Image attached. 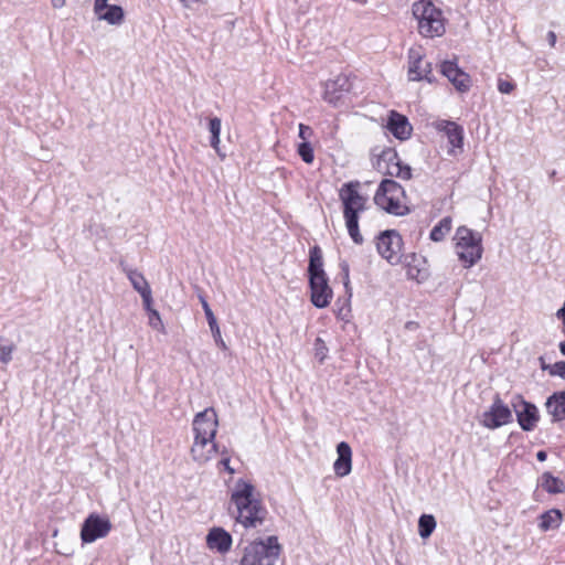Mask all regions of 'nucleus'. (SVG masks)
Masks as SVG:
<instances>
[{
  "label": "nucleus",
  "instance_id": "f257e3e1",
  "mask_svg": "<svg viewBox=\"0 0 565 565\" xmlns=\"http://www.w3.org/2000/svg\"><path fill=\"white\" fill-rule=\"evenodd\" d=\"M217 427V415L212 407L194 416L192 422L194 440L190 454L196 463L204 465L218 454V445L215 443Z\"/></svg>",
  "mask_w": 565,
  "mask_h": 565
},
{
  "label": "nucleus",
  "instance_id": "f03ea898",
  "mask_svg": "<svg viewBox=\"0 0 565 565\" xmlns=\"http://www.w3.org/2000/svg\"><path fill=\"white\" fill-rule=\"evenodd\" d=\"M252 483L238 480L231 495L230 514L245 529L257 527L264 523L267 510L254 495Z\"/></svg>",
  "mask_w": 565,
  "mask_h": 565
},
{
  "label": "nucleus",
  "instance_id": "7ed1b4c3",
  "mask_svg": "<svg viewBox=\"0 0 565 565\" xmlns=\"http://www.w3.org/2000/svg\"><path fill=\"white\" fill-rule=\"evenodd\" d=\"M360 182L344 183L339 198L343 205V216L349 235L355 244L363 243V236L359 230V214L366 207L367 199L359 193Z\"/></svg>",
  "mask_w": 565,
  "mask_h": 565
},
{
  "label": "nucleus",
  "instance_id": "20e7f679",
  "mask_svg": "<svg viewBox=\"0 0 565 565\" xmlns=\"http://www.w3.org/2000/svg\"><path fill=\"white\" fill-rule=\"evenodd\" d=\"M281 551L277 536L257 539L241 548L238 565H278Z\"/></svg>",
  "mask_w": 565,
  "mask_h": 565
},
{
  "label": "nucleus",
  "instance_id": "39448f33",
  "mask_svg": "<svg viewBox=\"0 0 565 565\" xmlns=\"http://www.w3.org/2000/svg\"><path fill=\"white\" fill-rule=\"evenodd\" d=\"M413 15L417 20L418 32L425 38L441 36L445 33L443 12L429 0L413 4Z\"/></svg>",
  "mask_w": 565,
  "mask_h": 565
},
{
  "label": "nucleus",
  "instance_id": "423d86ee",
  "mask_svg": "<svg viewBox=\"0 0 565 565\" xmlns=\"http://www.w3.org/2000/svg\"><path fill=\"white\" fill-rule=\"evenodd\" d=\"M456 252L465 267L469 268L478 263L483 253L481 234L466 226H459L455 235Z\"/></svg>",
  "mask_w": 565,
  "mask_h": 565
},
{
  "label": "nucleus",
  "instance_id": "0eeeda50",
  "mask_svg": "<svg viewBox=\"0 0 565 565\" xmlns=\"http://www.w3.org/2000/svg\"><path fill=\"white\" fill-rule=\"evenodd\" d=\"M404 194V189L396 181L384 179L374 195V202L391 214L404 215L407 212L406 205L402 202Z\"/></svg>",
  "mask_w": 565,
  "mask_h": 565
},
{
  "label": "nucleus",
  "instance_id": "6e6552de",
  "mask_svg": "<svg viewBox=\"0 0 565 565\" xmlns=\"http://www.w3.org/2000/svg\"><path fill=\"white\" fill-rule=\"evenodd\" d=\"M402 236L395 230H386L376 238L379 254L391 265H397L402 259Z\"/></svg>",
  "mask_w": 565,
  "mask_h": 565
},
{
  "label": "nucleus",
  "instance_id": "1a4fd4ad",
  "mask_svg": "<svg viewBox=\"0 0 565 565\" xmlns=\"http://www.w3.org/2000/svg\"><path fill=\"white\" fill-rule=\"evenodd\" d=\"M111 527V522L107 516L90 513L82 524L81 540L86 544L93 543L98 539L106 537Z\"/></svg>",
  "mask_w": 565,
  "mask_h": 565
},
{
  "label": "nucleus",
  "instance_id": "9d476101",
  "mask_svg": "<svg viewBox=\"0 0 565 565\" xmlns=\"http://www.w3.org/2000/svg\"><path fill=\"white\" fill-rule=\"evenodd\" d=\"M510 422H512V413L497 395L490 409L482 414L481 424L487 428L495 429Z\"/></svg>",
  "mask_w": 565,
  "mask_h": 565
},
{
  "label": "nucleus",
  "instance_id": "9b49d317",
  "mask_svg": "<svg viewBox=\"0 0 565 565\" xmlns=\"http://www.w3.org/2000/svg\"><path fill=\"white\" fill-rule=\"evenodd\" d=\"M309 285L312 305L317 308H326L332 298V289L328 284L327 274L309 277Z\"/></svg>",
  "mask_w": 565,
  "mask_h": 565
},
{
  "label": "nucleus",
  "instance_id": "f8f14e48",
  "mask_svg": "<svg viewBox=\"0 0 565 565\" xmlns=\"http://www.w3.org/2000/svg\"><path fill=\"white\" fill-rule=\"evenodd\" d=\"M518 423L525 431L534 429L539 422V411L534 404L520 399L513 404Z\"/></svg>",
  "mask_w": 565,
  "mask_h": 565
},
{
  "label": "nucleus",
  "instance_id": "ddd939ff",
  "mask_svg": "<svg viewBox=\"0 0 565 565\" xmlns=\"http://www.w3.org/2000/svg\"><path fill=\"white\" fill-rule=\"evenodd\" d=\"M440 67L441 74L448 78L457 90L463 93L470 88V76L459 68L456 62L445 61Z\"/></svg>",
  "mask_w": 565,
  "mask_h": 565
},
{
  "label": "nucleus",
  "instance_id": "4468645a",
  "mask_svg": "<svg viewBox=\"0 0 565 565\" xmlns=\"http://www.w3.org/2000/svg\"><path fill=\"white\" fill-rule=\"evenodd\" d=\"M206 546L222 555L228 553L232 547V535L223 527L214 526L210 529L206 535Z\"/></svg>",
  "mask_w": 565,
  "mask_h": 565
},
{
  "label": "nucleus",
  "instance_id": "2eb2a0df",
  "mask_svg": "<svg viewBox=\"0 0 565 565\" xmlns=\"http://www.w3.org/2000/svg\"><path fill=\"white\" fill-rule=\"evenodd\" d=\"M351 89V83L348 76L339 75L334 79L324 83L323 98L329 104L338 105L342 93Z\"/></svg>",
  "mask_w": 565,
  "mask_h": 565
},
{
  "label": "nucleus",
  "instance_id": "dca6fc26",
  "mask_svg": "<svg viewBox=\"0 0 565 565\" xmlns=\"http://www.w3.org/2000/svg\"><path fill=\"white\" fill-rule=\"evenodd\" d=\"M124 271L126 273L134 289L141 296L145 309H149L152 303V292L145 276L137 269L128 267H124Z\"/></svg>",
  "mask_w": 565,
  "mask_h": 565
},
{
  "label": "nucleus",
  "instance_id": "f3484780",
  "mask_svg": "<svg viewBox=\"0 0 565 565\" xmlns=\"http://www.w3.org/2000/svg\"><path fill=\"white\" fill-rule=\"evenodd\" d=\"M338 458L333 463L334 473L343 478L352 470V450L348 443L341 441L337 446Z\"/></svg>",
  "mask_w": 565,
  "mask_h": 565
},
{
  "label": "nucleus",
  "instance_id": "a211bd4d",
  "mask_svg": "<svg viewBox=\"0 0 565 565\" xmlns=\"http://www.w3.org/2000/svg\"><path fill=\"white\" fill-rule=\"evenodd\" d=\"M387 129L399 140H406L412 134V126L408 119L394 110L390 114Z\"/></svg>",
  "mask_w": 565,
  "mask_h": 565
},
{
  "label": "nucleus",
  "instance_id": "6ab92c4d",
  "mask_svg": "<svg viewBox=\"0 0 565 565\" xmlns=\"http://www.w3.org/2000/svg\"><path fill=\"white\" fill-rule=\"evenodd\" d=\"M435 127L438 131H441L446 135L448 142L454 148H462L463 129L461 126L449 120H438L435 124Z\"/></svg>",
  "mask_w": 565,
  "mask_h": 565
},
{
  "label": "nucleus",
  "instance_id": "aec40b11",
  "mask_svg": "<svg viewBox=\"0 0 565 565\" xmlns=\"http://www.w3.org/2000/svg\"><path fill=\"white\" fill-rule=\"evenodd\" d=\"M199 300L202 305V308L204 310V313H205V317H206V320H207V323H209V327H210V330H211V333L213 335V339L216 343L217 347H220L222 350H226L227 349V345L226 343L224 342L223 338H222V334H221V329L218 327V323H217V320L206 300V298L200 294L199 295Z\"/></svg>",
  "mask_w": 565,
  "mask_h": 565
},
{
  "label": "nucleus",
  "instance_id": "412c9836",
  "mask_svg": "<svg viewBox=\"0 0 565 565\" xmlns=\"http://www.w3.org/2000/svg\"><path fill=\"white\" fill-rule=\"evenodd\" d=\"M423 57L424 53L420 47H412L408 51V79L409 81H423L425 74L423 70Z\"/></svg>",
  "mask_w": 565,
  "mask_h": 565
},
{
  "label": "nucleus",
  "instance_id": "4be33fe9",
  "mask_svg": "<svg viewBox=\"0 0 565 565\" xmlns=\"http://www.w3.org/2000/svg\"><path fill=\"white\" fill-rule=\"evenodd\" d=\"M546 408L553 422L565 419V391L556 392L546 399Z\"/></svg>",
  "mask_w": 565,
  "mask_h": 565
},
{
  "label": "nucleus",
  "instance_id": "5701e85b",
  "mask_svg": "<svg viewBox=\"0 0 565 565\" xmlns=\"http://www.w3.org/2000/svg\"><path fill=\"white\" fill-rule=\"evenodd\" d=\"M563 520V513L558 509H551L540 515L539 527L546 532L558 529Z\"/></svg>",
  "mask_w": 565,
  "mask_h": 565
},
{
  "label": "nucleus",
  "instance_id": "b1692460",
  "mask_svg": "<svg viewBox=\"0 0 565 565\" xmlns=\"http://www.w3.org/2000/svg\"><path fill=\"white\" fill-rule=\"evenodd\" d=\"M97 19L106 21L110 25H120L125 20V11L120 6L110 4L97 15Z\"/></svg>",
  "mask_w": 565,
  "mask_h": 565
},
{
  "label": "nucleus",
  "instance_id": "393cba45",
  "mask_svg": "<svg viewBox=\"0 0 565 565\" xmlns=\"http://www.w3.org/2000/svg\"><path fill=\"white\" fill-rule=\"evenodd\" d=\"M308 274L309 277L315 275H326V271L323 270L322 252L319 246H313L310 249Z\"/></svg>",
  "mask_w": 565,
  "mask_h": 565
},
{
  "label": "nucleus",
  "instance_id": "a878e982",
  "mask_svg": "<svg viewBox=\"0 0 565 565\" xmlns=\"http://www.w3.org/2000/svg\"><path fill=\"white\" fill-rule=\"evenodd\" d=\"M541 487L551 494L563 493L565 491V483L551 472H544L541 477Z\"/></svg>",
  "mask_w": 565,
  "mask_h": 565
},
{
  "label": "nucleus",
  "instance_id": "bb28decb",
  "mask_svg": "<svg viewBox=\"0 0 565 565\" xmlns=\"http://www.w3.org/2000/svg\"><path fill=\"white\" fill-rule=\"evenodd\" d=\"M436 520L431 514H423L418 520V533L422 539H428L436 529Z\"/></svg>",
  "mask_w": 565,
  "mask_h": 565
},
{
  "label": "nucleus",
  "instance_id": "cd10ccee",
  "mask_svg": "<svg viewBox=\"0 0 565 565\" xmlns=\"http://www.w3.org/2000/svg\"><path fill=\"white\" fill-rule=\"evenodd\" d=\"M385 173L402 180H409L412 178L411 167L408 164H404L402 161H396V163L388 164Z\"/></svg>",
  "mask_w": 565,
  "mask_h": 565
},
{
  "label": "nucleus",
  "instance_id": "c85d7f7f",
  "mask_svg": "<svg viewBox=\"0 0 565 565\" xmlns=\"http://www.w3.org/2000/svg\"><path fill=\"white\" fill-rule=\"evenodd\" d=\"M450 230H451V218L444 217L430 231V235H429L430 239L434 242H440L450 232Z\"/></svg>",
  "mask_w": 565,
  "mask_h": 565
},
{
  "label": "nucleus",
  "instance_id": "c756f323",
  "mask_svg": "<svg viewBox=\"0 0 565 565\" xmlns=\"http://www.w3.org/2000/svg\"><path fill=\"white\" fill-rule=\"evenodd\" d=\"M298 154L306 163H312L315 159L313 148L309 141H302L298 145Z\"/></svg>",
  "mask_w": 565,
  "mask_h": 565
},
{
  "label": "nucleus",
  "instance_id": "7c9ffc66",
  "mask_svg": "<svg viewBox=\"0 0 565 565\" xmlns=\"http://www.w3.org/2000/svg\"><path fill=\"white\" fill-rule=\"evenodd\" d=\"M396 161H401L396 151L393 149H385L380 156L379 164L382 168V164L385 163L387 168L388 164L396 163Z\"/></svg>",
  "mask_w": 565,
  "mask_h": 565
},
{
  "label": "nucleus",
  "instance_id": "2f4dec72",
  "mask_svg": "<svg viewBox=\"0 0 565 565\" xmlns=\"http://www.w3.org/2000/svg\"><path fill=\"white\" fill-rule=\"evenodd\" d=\"M149 313V324L156 330L163 331V323L161 321L159 312L152 308V303L149 309H146Z\"/></svg>",
  "mask_w": 565,
  "mask_h": 565
},
{
  "label": "nucleus",
  "instance_id": "473e14b6",
  "mask_svg": "<svg viewBox=\"0 0 565 565\" xmlns=\"http://www.w3.org/2000/svg\"><path fill=\"white\" fill-rule=\"evenodd\" d=\"M15 347L13 343L0 344V362L7 364L12 360V353Z\"/></svg>",
  "mask_w": 565,
  "mask_h": 565
},
{
  "label": "nucleus",
  "instance_id": "72a5a7b5",
  "mask_svg": "<svg viewBox=\"0 0 565 565\" xmlns=\"http://www.w3.org/2000/svg\"><path fill=\"white\" fill-rule=\"evenodd\" d=\"M315 352L320 362H322L327 356L328 348L321 338H317L315 341Z\"/></svg>",
  "mask_w": 565,
  "mask_h": 565
},
{
  "label": "nucleus",
  "instance_id": "f704fd0d",
  "mask_svg": "<svg viewBox=\"0 0 565 565\" xmlns=\"http://www.w3.org/2000/svg\"><path fill=\"white\" fill-rule=\"evenodd\" d=\"M550 374L557 375L565 380V361H558L550 366Z\"/></svg>",
  "mask_w": 565,
  "mask_h": 565
},
{
  "label": "nucleus",
  "instance_id": "c9c22d12",
  "mask_svg": "<svg viewBox=\"0 0 565 565\" xmlns=\"http://www.w3.org/2000/svg\"><path fill=\"white\" fill-rule=\"evenodd\" d=\"M515 88V85L512 82L499 78L498 81V89L502 94H510Z\"/></svg>",
  "mask_w": 565,
  "mask_h": 565
},
{
  "label": "nucleus",
  "instance_id": "e433bc0d",
  "mask_svg": "<svg viewBox=\"0 0 565 565\" xmlns=\"http://www.w3.org/2000/svg\"><path fill=\"white\" fill-rule=\"evenodd\" d=\"M209 129L211 132V136H220L221 134V119L217 117L211 118L209 122Z\"/></svg>",
  "mask_w": 565,
  "mask_h": 565
},
{
  "label": "nucleus",
  "instance_id": "4c0bfd02",
  "mask_svg": "<svg viewBox=\"0 0 565 565\" xmlns=\"http://www.w3.org/2000/svg\"><path fill=\"white\" fill-rule=\"evenodd\" d=\"M313 131L312 129L303 124L299 125V138L303 141H308V139L312 136Z\"/></svg>",
  "mask_w": 565,
  "mask_h": 565
},
{
  "label": "nucleus",
  "instance_id": "58836bf2",
  "mask_svg": "<svg viewBox=\"0 0 565 565\" xmlns=\"http://www.w3.org/2000/svg\"><path fill=\"white\" fill-rule=\"evenodd\" d=\"M108 1L109 0H94V13L96 17L110 6Z\"/></svg>",
  "mask_w": 565,
  "mask_h": 565
},
{
  "label": "nucleus",
  "instance_id": "ea45409f",
  "mask_svg": "<svg viewBox=\"0 0 565 565\" xmlns=\"http://www.w3.org/2000/svg\"><path fill=\"white\" fill-rule=\"evenodd\" d=\"M422 72L425 74V77H424L425 81H427L428 83H431L434 81V78L431 76V63L425 62L423 60V70H422Z\"/></svg>",
  "mask_w": 565,
  "mask_h": 565
},
{
  "label": "nucleus",
  "instance_id": "a19ab883",
  "mask_svg": "<svg viewBox=\"0 0 565 565\" xmlns=\"http://www.w3.org/2000/svg\"><path fill=\"white\" fill-rule=\"evenodd\" d=\"M218 452L223 456L221 460V465L230 472L233 473L234 470L230 467V456L225 449L222 451L218 449Z\"/></svg>",
  "mask_w": 565,
  "mask_h": 565
},
{
  "label": "nucleus",
  "instance_id": "79ce46f5",
  "mask_svg": "<svg viewBox=\"0 0 565 565\" xmlns=\"http://www.w3.org/2000/svg\"><path fill=\"white\" fill-rule=\"evenodd\" d=\"M218 145H220V136H217V135L211 136V147L216 151V153L222 159H224L225 158V153L221 152Z\"/></svg>",
  "mask_w": 565,
  "mask_h": 565
},
{
  "label": "nucleus",
  "instance_id": "37998d69",
  "mask_svg": "<svg viewBox=\"0 0 565 565\" xmlns=\"http://www.w3.org/2000/svg\"><path fill=\"white\" fill-rule=\"evenodd\" d=\"M340 268L343 273L344 286L348 287V285H349V264L345 260H342L340 263Z\"/></svg>",
  "mask_w": 565,
  "mask_h": 565
},
{
  "label": "nucleus",
  "instance_id": "c03bdc74",
  "mask_svg": "<svg viewBox=\"0 0 565 565\" xmlns=\"http://www.w3.org/2000/svg\"><path fill=\"white\" fill-rule=\"evenodd\" d=\"M547 40H548V43H550V45H551L552 47H553V46H555V44H556V34H555V32L550 31V32L547 33Z\"/></svg>",
  "mask_w": 565,
  "mask_h": 565
},
{
  "label": "nucleus",
  "instance_id": "a18cd8bd",
  "mask_svg": "<svg viewBox=\"0 0 565 565\" xmlns=\"http://www.w3.org/2000/svg\"><path fill=\"white\" fill-rule=\"evenodd\" d=\"M556 316L558 319L563 321V324L565 326V301L561 309L557 310Z\"/></svg>",
  "mask_w": 565,
  "mask_h": 565
},
{
  "label": "nucleus",
  "instance_id": "49530a36",
  "mask_svg": "<svg viewBox=\"0 0 565 565\" xmlns=\"http://www.w3.org/2000/svg\"><path fill=\"white\" fill-rule=\"evenodd\" d=\"M418 328V323L415 321H408L405 324V329L407 330H416Z\"/></svg>",
  "mask_w": 565,
  "mask_h": 565
},
{
  "label": "nucleus",
  "instance_id": "de8ad7c7",
  "mask_svg": "<svg viewBox=\"0 0 565 565\" xmlns=\"http://www.w3.org/2000/svg\"><path fill=\"white\" fill-rule=\"evenodd\" d=\"M546 458H547V455H546V452H545L544 450H540V451H537V454H536V459H537L539 461H545V460H546Z\"/></svg>",
  "mask_w": 565,
  "mask_h": 565
},
{
  "label": "nucleus",
  "instance_id": "09e8293b",
  "mask_svg": "<svg viewBox=\"0 0 565 565\" xmlns=\"http://www.w3.org/2000/svg\"><path fill=\"white\" fill-rule=\"evenodd\" d=\"M54 8H62L65 6V0H51Z\"/></svg>",
  "mask_w": 565,
  "mask_h": 565
},
{
  "label": "nucleus",
  "instance_id": "8fccbe9b",
  "mask_svg": "<svg viewBox=\"0 0 565 565\" xmlns=\"http://www.w3.org/2000/svg\"><path fill=\"white\" fill-rule=\"evenodd\" d=\"M559 351L563 355H565V341L559 343Z\"/></svg>",
  "mask_w": 565,
  "mask_h": 565
}]
</instances>
